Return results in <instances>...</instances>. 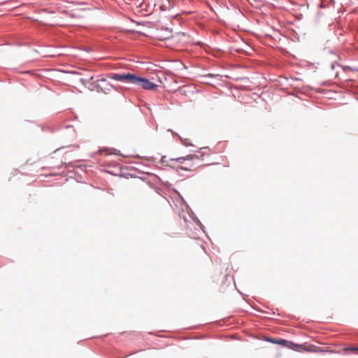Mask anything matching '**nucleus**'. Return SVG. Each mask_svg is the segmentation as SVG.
Returning <instances> with one entry per match:
<instances>
[{"instance_id":"obj_1","label":"nucleus","mask_w":358,"mask_h":358,"mask_svg":"<svg viewBox=\"0 0 358 358\" xmlns=\"http://www.w3.org/2000/svg\"><path fill=\"white\" fill-rule=\"evenodd\" d=\"M109 77L115 80L138 85L146 90H155L157 87V85L148 79L141 78L134 73H113Z\"/></svg>"},{"instance_id":"obj_2","label":"nucleus","mask_w":358,"mask_h":358,"mask_svg":"<svg viewBox=\"0 0 358 358\" xmlns=\"http://www.w3.org/2000/svg\"><path fill=\"white\" fill-rule=\"evenodd\" d=\"M203 154H201V152H197L195 154H192L187 155L186 157H180L175 159H171V162L176 161L179 164H185V166H182V169L185 170L192 171L194 170V164L193 162L195 160H198L200 159H203Z\"/></svg>"},{"instance_id":"obj_3","label":"nucleus","mask_w":358,"mask_h":358,"mask_svg":"<svg viewBox=\"0 0 358 358\" xmlns=\"http://www.w3.org/2000/svg\"><path fill=\"white\" fill-rule=\"evenodd\" d=\"M102 84H106V85L107 86H112L107 82L106 79L101 78L100 80H97L96 82L92 83L88 87V88L92 91L96 90L99 92H103L104 93H106V92L103 90Z\"/></svg>"},{"instance_id":"obj_4","label":"nucleus","mask_w":358,"mask_h":358,"mask_svg":"<svg viewBox=\"0 0 358 358\" xmlns=\"http://www.w3.org/2000/svg\"><path fill=\"white\" fill-rule=\"evenodd\" d=\"M288 348L294 350H296V351H298V352H301L303 350L304 351H312L310 347H306L303 345H299V344H295L294 343H292V342H289V344L288 345Z\"/></svg>"},{"instance_id":"obj_5","label":"nucleus","mask_w":358,"mask_h":358,"mask_svg":"<svg viewBox=\"0 0 358 358\" xmlns=\"http://www.w3.org/2000/svg\"><path fill=\"white\" fill-rule=\"evenodd\" d=\"M277 344L288 347L289 342L287 340L280 338L278 340Z\"/></svg>"},{"instance_id":"obj_6","label":"nucleus","mask_w":358,"mask_h":358,"mask_svg":"<svg viewBox=\"0 0 358 358\" xmlns=\"http://www.w3.org/2000/svg\"><path fill=\"white\" fill-rule=\"evenodd\" d=\"M345 350H350V351H352L354 352H358V348H345Z\"/></svg>"},{"instance_id":"obj_7","label":"nucleus","mask_w":358,"mask_h":358,"mask_svg":"<svg viewBox=\"0 0 358 358\" xmlns=\"http://www.w3.org/2000/svg\"><path fill=\"white\" fill-rule=\"evenodd\" d=\"M278 340V339H277V338H269L267 339L268 341H269L272 343H275V344H277Z\"/></svg>"},{"instance_id":"obj_8","label":"nucleus","mask_w":358,"mask_h":358,"mask_svg":"<svg viewBox=\"0 0 358 358\" xmlns=\"http://www.w3.org/2000/svg\"><path fill=\"white\" fill-rule=\"evenodd\" d=\"M345 69H349V70H350V71H352V69L351 67H349V66H347V67L345 68Z\"/></svg>"},{"instance_id":"obj_9","label":"nucleus","mask_w":358,"mask_h":358,"mask_svg":"<svg viewBox=\"0 0 358 358\" xmlns=\"http://www.w3.org/2000/svg\"><path fill=\"white\" fill-rule=\"evenodd\" d=\"M201 150H203V148H201V150L199 152H201V154H203V155H205V152H202Z\"/></svg>"}]
</instances>
